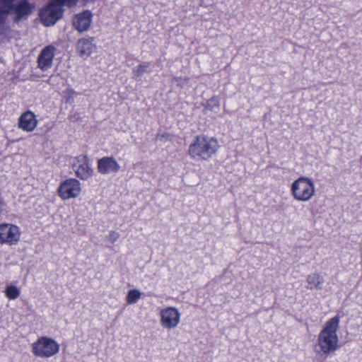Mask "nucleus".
Wrapping results in <instances>:
<instances>
[{
	"label": "nucleus",
	"mask_w": 362,
	"mask_h": 362,
	"mask_svg": "<svg viewBox=\"0 0 362 362\" xmlns=\"http://www.w3.org/2000/svg\"><path fill=\"white\" fill-rule=\"evenodd\" d=\"M219 147L216 138L200 134L194 138L187 152L194 160L208 161L216 154Z\"/></svg>",
	"instance_id": "nucleus-1"
},
{
	"label": "nucleus",
	"mask_w": 362,
	"mask_h": 362,
	"mask_svg": "<svg viewBox=\"0 0 362 362\" xmlns=\"http://www.w3.org/2000/svg\"><path fill=\"white\" fill-rule=\"evenodd\" d=\"M35 8V5L29 0H20L13 5L8 6L7 8H0V36L6 35L9 30L6 25L8 16L11 14L14 23L26 20Z\"/></svg>",
	"instance_id": "nucleus-2"
},
{
	"label": "nucleus",
	"mask_w": 362,
	"mask_h": 362,
	"mask_svg": "<svg viewBox=\"0 0 362 362\" xmlns=\"http://www.w3.org/2000/svg\"><path fill=\"white\" fill-rule=\"evenodd\" d=\"M339 317L334 316L327 320L318 334L317 346L325 355L334 353L339 348V337L337 332L339 325Z\"/></svg>",
	"instance_id": "nucleus-3"
},
{
	"label": "nucleus",
	"mask_w": 362,
	"mask_h": 362,
	"mask_svg": "<svg viewBox=\"0 0 362 362\" xmlns=\"http://www.w3.org/2000/svg\"><path fill=\"white\" fill-rule=\"evenodd\" d=\"M78 0H52L40 13L42 23L45 26L54 25L63 16L62 6H74Z\"/></svg>",
	"instance_id": "nucleus-4"
},
{
	"label": "nucleus",
	"mask_w": 362,
	"mask_h": 362,
	"mask_svg": "<svg viewBox=\"0 0 362 362\" xmlns=\"http://www.w3.org/2000/svg\"><path fill=\"white\" fill-rule=\"evenodd\" d=\"M291 192L294 199L298 202H308L315 195V184L311 178L300 177L292 183Z\"/></svg>",
	"instance_id": "nucleus-5"
},
{
	"label": "nucleus",
	"mask_w": 362,
	"mask_h": 362,
	"mask_svg": "<svg viewBox=\"0 0 362 362\" xmlns=\"http://www.w3.org/2000/svg\"><path fill=\"white\" fill-rule=\"evenodd\" d=\"M60 349V345L53 339L41 337L33 344V353L40 358H49L56 355Z\"/></svg>",
	"instance_id": "nucleus-6"
},
{
	"label": "nucleus",
	"mask_w": 362,
	"mask_h": 362,
	"mask_svg": "<svg viewBox=\"0 0 362 362\" xmlns=\"http://www.w3.org/2000/svg\"><path fill=\"white\" fill-rule=\"evenodd\" d=\"M71 166L76 177L81 180H87L93 175V169L86 155H79L75 157L71 163Z\"/></svg>",
	"instance_id": "nucleus-7"
},
{
	"label": "nucleus",
	"mask_w": 362,
	"mask_h": 362,
	"mask_svg": "<svg viewBox=\"0 0 362 362\" xmlns=\"http://www.w3.org/2000/svg\"><path fill=\"white\" fill-rule=\"evenodd\" d=\"M21 230L18 226L11 223L0 224V243L9 245H16L21 238Z\"/></svg>",
	"instance_id": "nucleus-8"
},
{
	"label": "nucleus",
	"mask_w": 362,
	"mask_h": 362,
	"mask_svg": "<svg viewBox=\"0 0 362 362\" xmlns=\"http://www.w3.org/2000/svg\"><path fill=\"white\" fill-rule=\"evenodd\" d=\"M81 191L80 182L76 178H69L60 184L58 194L63 200H66L77 197Z\"/></svg>",
	"instance_id": "nucleus-9"
},
{
	"label": "nucleus",
	"mask_w": 362,
	"mask_h": 362,
	"mask_svg": "<svg viewBox=\"0 0 362 362\" xmlns=\"http://www.w3.org/2000/svg\"><path fill=\"white\" fill-rule=\"evenodd\" d=\"M160 325L165 329L175 328L180 322V313L175 307H167L160 311Z\"/></svg>",
	"instance_id": "nucleus-10"
},
{
	"label": "nucleus",
	"mask_w": 362,
	"mask_h": 362,
	"mask_svg": "<svg viewBox=\"0 0 362 362\" xmlns=\"http://www.w3.org/2000/svg\"><path fill=\"white\" fill-rule=\"evenodd\" d=\"M119 169V164L114 157L105 156L98 160L97 170L102 175L116 173Z\"/></svg>",
	"instance_id": "nucleus-11"
},
{
	"label": "nucleus",
	"mask_w": 362,
	"mask_h": 362,
	"mask_svg": "<svg viewBox=\"0 0 362 362\" xmlns=\"http://www.w3.org/2000/svg\"><path fill=\"white\" fill-rule=\"evenodd\" d=\"M92 17L93 14L89 10L76 14L73 20L74 28L79 33L87 31L90 27Z\"/></svg>",
	"instance_id": "nucleus-12"
},
{
	"label": "nucleus",
	"mask_w": 362,
	"mask_h": 362,
	"mask_svg": "<svg viewBox=\"0 0 362 362\" xmlns=\"http://www.w3.org/2000/svg\"><path fill=\"white\" fill-rule=\"evenodd\" d=\"M55 47L53 45L46 46L42 49L38 57V67L46 71L52 66L53 59L54 57Z\"/></svg>",
	"instance_id": "nucleus-13"
},
{
	"label": "nucleus",
	"mask_w": 362,
	"mask_h": 362,
	"mask_svg": "<svg viewBox=\"0 0 362 362\" xmlns=\"http://www.w3.org/2000/svg\"><path fill=\"white\" fill-rule=\"evenodd\" d=\"M96 49L93 37H83L76 43V50L81 57H89Z\"/></svg>",
	"instance_id": "nucleus-14"
},
{
	"label": "nucleus",
	"mask_w": 362,
	"mask_h": 362,
	"mask_svg": "<svg viewBox=\"0 0 362 362\" xmlns=\"http://www.w3.org/2000/svg\"><path fill=\"white\" fill-rule=\"evenodd\" d=\"M37 122L35 115L28 110L20 116L18 127L23 131L31 132L36 128Z\"/></svg>",
	"instance_id": "nucleus-15"
},
{
	"label": "nucleus",
	"mask_w": 362,
	"mask_h": 362,
	"mask_svg": "<svg viewBox=\"0 0 362 362\" xmlns=\"http://www.w3.org/2000/svg\"><path fill=\"white\" fill-rule=\"evenodd\" d=\"M308 283L307 288L309 290H320L324 283V279L318 273H312L306 278Z\"/></svg>",
	"instance_id": "nucleus-16"
},
{
	"label": "nucleus",
	"mask_w": 362,
	"mask_h": 362,
	"mask_svg": "<svg viewBox=\"0 0 362 362\" xmlns=\"http://www.w3.org/2000/svg\"><path fill=\"white\" fill-rule=\"evenodd\" d=\"M5 296L10 300H15L18 298L20 296L21 291L20 289L13 285H10L6 286L5 289Z\"/></svg>",
	"instance_id": "nucleus-17"
},
{
	"label": "nucleus",
	"mask_w": 362,
	"mask_h": 362,
	"mask_svg": "<svg viewBox=\"0 0 362 362\" xmlns=\"http://www.w3.org/2000/svg\"><path fill=\"white\" fill-rule=\"evenodd\" d=\"M141 293L137 289L129 290L126 300L129 304L136 303L141 298Z\"/></svg>",
	"instance_id": "nucleus-18"
},
{
	"label": "nucleus",
	"mask_w": 362,
	"mask_h": 362,
	"mask_svg": "<svg viewBox=\"0 0 362 362\" xmlns=\"http://www.w3.org/2000/svg\"><path fill=\"white\" fill-rule=\"evenodd\" d=\"M149 63L141 64L133 69L132 73L134 77L141 76L144 72L147 71L148 68L149 67Z\"/></svg>",
	"instance_id": "nucleus-19"
},
{
	"label": "nucleus",
	"mask_w": 362,
	"mask_h": 362,
	"mask_svg": "<svg viewBox=\"0 0 362 362\" xmlns=\"http://www.w3.org/2000/svg\"><path fill=\"white\" fill-rule=\"evenodd\" d=\"M119 236H120V235L118 232L112 230V231H110L109 235L107 237V239L110 243H114L119 239Z\"/></svg>",
	"instance_id": "nucleus-20"
},
{
	"label": "nucleus",
	"mask_w": 362,
	"mask_h": 362,
	"mask_svg": "<svg viewBox=\"0 0 362 362\" xmlns=\"http://www.w3.org/2000/svg\"><path fill=\"white\" fill-rule=\"evenodd\" d=\"M5 206V202L3 199L0 197V214L2 213L4 207Z\"/></svg>",
	"instance_id": "nucleus-21"
},
{
	"label": "nucleus",
	"mask_w": 362,
	"mask_h": 362,
	"mask_svg": "<svg viewBox=\"0 0 362 362\" xmlns=\"http://www.w3.org/2000/svg\"><path fill=\"white\" fill-rule=\"evenodd\" d=\"M164 138H165V136L164 134H158L156 135V139L158 141H163Z\"/></svg>",
	"instance_id": "nucleus-22"
},
{
	"label": "nucleus",
	"mask_w": 362,
	"mask_h": 362,
	"mask_svg": "<svg viewBox=\"0 0 362 362\" xmlns=\"http://www.w3.org/2000/svg\"><path fill=\"white\" fill-rule=\"evenodd\" d=\"M212 103H214L217 105V107L218 106L217 100H214V99H211L210 100L208 101V103H207L208 106H209L210 104Z\"/></svg>",
	"instance_id": "nucleus-23"
},
{
	"label": "nucleus",
	"mask_w": 362,
	"mask_h": 362,
	"mask_svg": "<svg viewBox=\"0 0 362 362\" xmlns=\"http://www.w3.org/2000/svg\"><path fill=\"white\" fill-rule=\"evenodd\" d=\"M181 80H182V79L180 77H174L173 78V81L175 83L180 82Z\"/></svg>",
	"instance_id": "nucleus-24"
},
{
	"label": "nucleus",
	"mask_w": 362,
	"mask_h": 362,
	"mask_svg": "<svg viewBox=\"0 0 362 362\" xmlns=\"http://www.w3.org/2000/svg\"><path fill=\"white\" fill-rule=\"evenodd\" d=\"M185 81L187 82L188 81L187 78H184Z\"/></svg>",
	"instance_id": "nucleus-25"
}]
</instances>
